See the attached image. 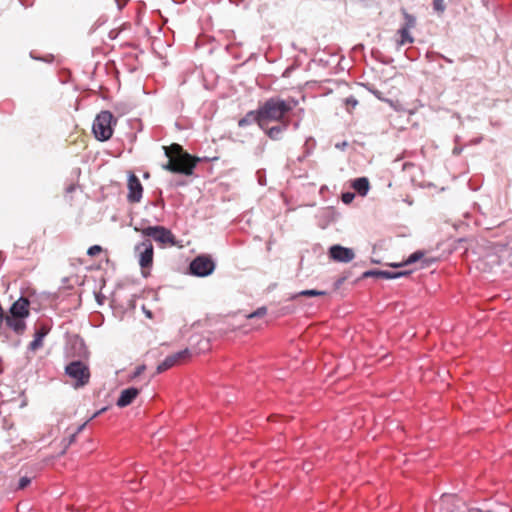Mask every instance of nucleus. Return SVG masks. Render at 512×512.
<instances>
[{"label": "nucleus", "instance_id": "nucleus-20", "mask_svg": "<svg viewBox=\"0 0 512 512\" xmlns=\"http://www.w3.org/2000/svg\"><path fill=\"white\" fill-rule=\"evenodd\" d=\"M405 273L399 272V273H391L389 271H369L364 274L365 277H380L385 279H392L396 277H400L404 275Z\"/></svg>", "mask_w": 512, "mask_h": 512}, {"label": "nucleus", "instance_id": "nucleus-32", "mask_svg": "<svg viewBox=\"0 0 512 512\" xmlns=\"http://www.w3.org/2000/svg\"><path fill=\"white\" fill-rule=\"evenodd\" d=\"M87 422L83 423L82 425H80L77 430L75 431L76 434H79L86 426Z\"/></svg>", "mask_w": 512, "mask_h": 512}, {"label": "nucleus", "instance_id": "nucleus-7", "mask_svg": "<svg viewBox=\"0 0 512 512\" xmlns=\"http://www.w3.org/2000/svg\"><path fill=\"white\" fill-rule=\"evenodd\" d=\"M214 268V262L207 256H198L190 264L191 273L200 277L211 274Z\"/></svg>", "mask_w": 512, "mask_h": 512}, {"label": "nucleus", "instance_id": "nucleus-30", "mask_svg": "<svg viewBox=\"0 0 512 512\" xmlns=\"http://www.w3.org/2000/svg\"><path fill=\"white\" fill-rule=\"evenodd\" d=\"M144 370H145V365L138 366L134 372V377L141 375L144 372Z\"/></svg>", "mask_w": 512, "mask_h": 512}, {"label": "nucleus", "instance_id": "nucleus-11", "mask_svg": "<svg viewBox=\"0 0 512 512\" xmlns=\"http://www.w3.org/2000/svg\"><path fill=\"white\" fill-rule=\"evenodd\" d=\"M189 354V351L185 349L183 351L177 352L173 355L166 357V359L157 366V373H162L168 370L169 368L173 367L177 363H180L182 360L187 358Z\"/></svg>", "mask_w": 512, "mask_h": 512}, {"label": "nucleus", "instance_id": "nucleus-13", "mask_svg": "<svg viewBox=\"0 0 512 512\" xmlns=\"http://www.w3.org/2000/svg\"><path fill=\"white\" fill-rule=\"evenodd\" d=\"M50 332V327L46 324H40L37 327L34 339L29 344V349L33 352L43 347V339Z\"/></svg>", "mask_w": 512, "mask_h": 512}, {"label": "nucleus", "instance_id": "nucleus-8", "mask_svg": "<svg viewBox=\"0 0 512 512\" xmlns=\"http://www.w3.org/2000/svg\"><path fill=\"white\" fill-rule=\"evenodd\" d=\"M127 187V200L131 203L139 202L142 198L143 187L139 178L134 173L129 174Z\"/></svg>", "mask_w": 512, "mask_h": 512}, {"label": "nucleus", "instance_id": "nucleus-5", "mask_svg": "<svg viewBox=\"0 0 512 512\" xmlns=\"http://www.w3.org/2000/svg\"><path fill=\"white\" fill-rule=\"evenodd\" d=\"M65 373L73 380L75 389L86 386L90 381L89 367L82 361H73L65 367Z\"/></svg>", "mask_w": 512, "mask_h": 512}, {"label": "nucleus", "instance_id": "nucleus-17", "mask_svg": "<svg viewBox=\"0 0 512 512\" xmlns=\"http://www.w3.org/2000/svg\"><path fill=\"white\" fill-rule=\"evenodd\" d=\"M351 186L360 196H365L370 189V183L366 177L356 178Z\"/></svg>", "mask_w": 512, "mask_h": 512}, {"label": "nucleus", "instance_id": "nucleus-23", "mask_svg": "<svg viewBox=\"0 0 512 512\" xmlns=\"http://www.w3.org/2000/svg\"><path fill=\"white\" fill-rule=\"evenodd\" d=\"M326 292L325 291H319V290H303L301 292H299L298 294L292 296V299H295L297 298L298 296H323L325 295Z\"/></svg>", "mask_w": 512, "mask_h": 512}, {"label": "nucleus", "instance_id": "nucleus-12", "mask_svg": "<svg viewBox=\"0 0 512 512\" xmlns=\"http://www.w3.org/2000/svg\"><path fill=\"white\" fill-rule=\"evenodd\" d=\"M3 322H5L7 328L11 329L18 336H22L27 328L24 318L5 315Z\"/></svg>", "mask_w": 512, "mask_h": 512}, {"label": "nucleus", "instance_id": "nucleus-1", "mask_svg": "<svg viewBox=\"0 0 512 512\" xmlns=\"http://www.w3.org/2000/svg\"><path fill=\"white\" fill-rule=\"evenodd\" d=\"M298 104L295 99L284 100L279 97H273L266 100L258 107V116L260 117V127H266L271 122L290 123L288 113Z\"/></svg>", "mask_w": 512, "mask_h": 512}, {"label": "nucleus", "instance_id": "nucleus-3", "mask_svg": "<svg viewBox=\"0 0 512 512\" xmlns=\"http://www.w3.org/2000/svg\"><path fill=\"white\" fill-rule=\"evenodd\" d=\"M141 231L143 237L153 239L162 246L183 247L182 241L177 240L172 232L163 226H147Z\"/></svg>", "mask_w": 512, "mask_h": 512}, {"label": "nucleus", "instance_id": "nucleus-10", "mask_svg": "<svg viewBox=\"0 0 512 512\" xmlns=\"http://www.w3.org/2000/svg\"><path fill=\"white\" fill-rule=\"evenodd\" d=\"M30 302L27 298L20 297L9 309L7 315L26 319L30 315Z\"/></svg>", "mask_w": 512, "mask_h": 512}, {"label": "nucleus", "instance_id": "nucleus-24", "mask_svg": "<svg viewBox=\"0 0 512 512\" xmlns=\"http://www.w3.org/2000/svg\"><path fill=\"white\" fill-rule=\"evenodd\" d=\"M103 248L100 245H93L87 250V254L91 257H95L102 253Z\"/></svg>", "mask_w": 512, "mask_h": 512}, {"label": "nucleus", "instance_id": "nucleus-21", "mask_svg": "<svg viewBox=\"0 0 512 512\" xmlns=\"http://www.w3.org/2000/svg\"><path fill=\"white\" fill-rule=\"evenodd\" d=\"M402 14L404 16V19H405V24L403 25V27H406V28H409V29H412L415 27L416 25V19L413 15L409 14L406 10H402Z\"/></svg>", "mask_w": 512, "mask_h": 512}, {"label": "nucleus", "instance_id": "nucleus-19", "mask_svg": "<svg viewBox=\"0 0 512 512\" xmlns=\"http://www.w3.org/2000/svg\"><path fill=\"white\" fill-rule=\"evenodd\" d=\"M399 39H397V44L399 46H403L406 44L413 43L414 39L410 33V29L406 27H402L398 30Z\"/></svg>", "mask_w": 512, "mask_h": 512}, {"label": "nucleus", "instance_id": "nucleus-16", "mask_svg": "<svg viewBox=\"0 0 512 512\" xmlns=\"http://www.w3.org/2000/svg\"><path fill=\"white\" fill-rule=\"evenodd\" d=\"M290 123H277V125L270 127L269 124H266V127H260L265 134L272 140H280L282 134L288 128Z\"/></svg>", "mask_w": 512, "mask_h": 512}, {"label": "nucleus", "instance_id": "nucleus-6", "mask_svg": "<svg viewBox=\"0 0 512 512\" xmlns=\"http://www.w3.org/2000/svg\"><path fill=\"white\" fill-rule=\"evenodd\" d=\"M135 253L138 258V263L141 267L142 274L146 277L153 265L154 248L151 239H144L135 245Z\"/></svg>", "mask_w": 512, "mask_h": 512}, {"label": "nucleus", "instance_id": "nucleus-15", "mask_svg": "<svg viewBox=\"0 0 512 512\" xmlns=\"http://www.w3.org/2000/svg\"><path fill=\"white\" fill-rule=\"evenodd\" d=\"M461 501L455 495H443L440 500V512H455Z\"/></svg>", "mask_w": 512, "mask_h": 512}, {"label": "nucleus", "instance_id": "nucleus-9", "mask_svg": "<svg viewBox=\"0 0 512 512\" xmlns=\"http://www.w3.org/2000/svg\"><path fill=\"white\" fill-rule=\"evenodd\" d=\"M329 256L334 261L348 263L354 259L355 254L350 248L334 245L329 250Z\"/></svg>", "mask_w": 512, "mask_h": 512}, {"label": "nucleus", "instance_id": "nucleus-14", "mask_svg": "<svg viewBox=\"0 0 512 512\" xmlns=\"http://www.w3.org/2000/svg\"><path fill=\"white\" fill-rule=\"evenodd\" d=\"M139 395V389L130 387L121 391L119 398L117 399V406L120 408L130 405L135 398Z\"/></svg>", "mask_w": 512, "mask_h": 512}, {"label": "nucleus", "instance_id": "nucleus-26", "mask_svg": "<svg viewBox=\"0 0 512 512\" xmlns=\"http://www.w3.org/2000/svg\"><path fill=\"white\" fill-rule=\"evenodd\" d=\"M354 198H355V195L352 192H346V193L342 194V201L345 204H350L354 200Z\"/></svg>", "mask_w": 512, "mask_h": 512}, {"label": "nucleus", "instance_id": "nucleus-28", "mask_svg": "<svg viewBox=\"0 0 512 512\" xmlns=\"http://www.w3.org/2000/svg\"><path fill=\"white\" fill-rule=\"evenodd\" d=\"M357 104H358V101L353 97L346 99V105H347L348 110L350 108H355L357 106Z\"/></svg>", "mask_w": 512, "mask_h": 512}, {"label": "nucleus", "instance_id": "nucleus-33", "mask_svg": "<svg viewBox=\"0 0 512 512\" xmlns=\"http://www.w3.org/2000/svg\"><path fill=\"white\" fill-rule=\"evenodd\" d=\"M102 411L103 410L96 412L90 419H93V418L97 417Z\"/></svg>", "mask_w": 512, "mask_h": 512}, {"label": "nucleus", "instance_id": "nucleus-4", "mask_svg": "<svg viewBox=\"0 0 512 512\" xmlns=\"http://www.w3.org/2000/svg\"><path fill=\"white\" fill-rule=\"evenodd\" d=\"M115 119L110 111H101L93 122V133L100 141H106L111 138L113 134V123Z\"/></svg>", "mask_w": 512, "mask_h": 512}, {"label": "nucleus", "instance_id": "nucleus-27", "mask_svg": "<svg viewBox=\"0 0 512 512\" xmlns=\"http://www.w3.org/2000/svg\"><path fill=\"white\" fill-rule=\"evenodd\" d=\"M31 482V479L29 477H21L18 484V489H24L26 488Z\"/></svg>", "mask_w": 512, "mask_h": 512}, {"label": "nucleus", "instance_id": "nucleus-22", "mask_svg": "<svg viewBox=\"0 0 512 512\" xmlns=\"http://www.w3.org/2000/svg\"><path fill=\"white\" fill-rule=\"evenodd\" d=\"M425 256V252L424 251H416L414 253H412L408 258L407 260H405V262L403 263L404 265H409V264H412V263H415L421 259H423Z\"/></svg>", "mask_w": 512, "mask_h": 512}, {"label": "nucleus", "instance_id": "nucleus-18", "mask_svg": "<svg viewBox=\"0 0 512 512\" xmlns=\"http://www.w3.org/2000/svg\"><path fill=\"white\" fill-rule=\"evenodd\" d=\"M253 122H256L260 127V117L258 116V109L254 111H249L243 118L238 121L239 127H244L246 125H250Z\"/></svg>", "mask_w": 512, "mask_h": 512}, {"label": "nucleus", "instance_id": "nucleus-25", "mask_svg": "<svg viewBox=\"0 0 512 512\" xmlns=\"http://www.w3.org/2000/svg\"><path fill=\"white\" fill-rule=\"evenodd\" d=\"M267 313V309L265 307L258 308L255 312L249 314L248 318H255V317H263Z\"/></svg>", "mask_w": 512, "mask_h": 512}, {"label": "nucleus", "instance_id": "nucleus-31", "mask_svg": "<svg viewBox=\"0 0 512 512\" xmlns=\"http://www.w3.org/2000/svg\"><path fill=\"white\" fill-rule=\"evenodd\" d=\"M76 436L77 434L75 432L70 435L68 445L72 444L75 441Z\"/></svg>", "mask_w": 512, "mask_h": 512}, {"label": "nucleus", "instance_id": "nucleus-2", "mask_svg": "<svg viewBox=\"0 0 512 512\" xmlns=\"http://www.w3.org/2000/svg\"><path fill=\"white\" fill-rule=\"evenodd\" d=\"M163 148L168 158L167 164L163 166L164 169L184 175H191L193 173L199 158L191 156L183 150L181 145L176 143L164 146Z\"/></svg>", "mask_w": 512, "mask_h": 512}, {"label": "nucleus", "instance_id": "nucleus-29", "mask_svg": "<svg viewBox=\"0 0 512 512\" xmlns=\"http://www.w3.org/2000/svg\"><path fill=\"white\" fill-rule=\"evenodd\" d=\"M434 9L437 11H443L444 10V4L442 0H434Z\"/></svg>", "mask_w": 512, "mask_h": 512}]
</instances>
